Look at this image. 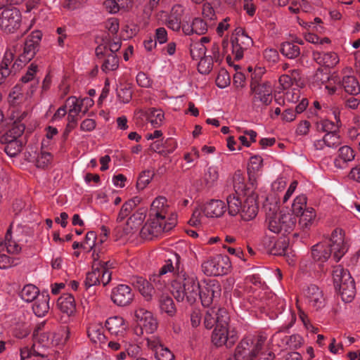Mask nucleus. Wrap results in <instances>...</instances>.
<instances>
[{
	"mask_svg": "<svg viewBox=\"0 0 360 360\" xmlns=\"http://www.w3.org/2000/svg\"><path fill=\"white\" fill-rule=\"evenodd\" d=\"M230 317L224 308H211L208 309L204 317V325L206 328L215 327L212 335V341L217 347L226 345L232 347L238 340L237 331L231 326Z\"/></svg>",
	"mask_w": 360,
	"mask_h": 360,
	"instance_id": "nucleus-1",
	"label": "nucleus"
},
{
	"mask_svg": "<svg viewBox=\"0 0 360 360\" xmlns=\"http://www.w3.org/2000/svg\"><path fill=\"white\" fill-rule=\"evenodd\" d=\"M348 248L342 230L337 229L329 238L312 246L311 257L316 262L323 263L329 259L338 262L348 251Z\"/></svg>",
	"mask_w": 360,
	"mask_h": 360,
	"instance_id": "nucleus-2",
	"label": "nucleus"
},
{
	"mask_svg": "<svg viewBox=\"0 0 360 360\" xmlns=\"http://www.w3.org/2000/svg\"><path fill=\"white\" fill-rule=\"evenodd\" d=\"M200 285L196 275L188 272L175 279L171 291L176 301L182 302L186 298L188 302L193 304L198 298Z\"/></svg>",
	"mask_w": 360,
	"mask_h": 360,
	"instance_id": "nucleus-3",
	"label": "nucleus"
},
{
	"mask_svg": "<svg viewBox=\"0 0 360 360\" xmlns=\"http://www.w3.org/2000/svg\"><path fill=\"white\" fill-rule=\"evenodd\" d=\"M292 211L295 219H298L296 227L300 231L307 233L316 225V211L307 206V197L304 195H300L293 200Z\"/></svg>",
	"mask_w": 360,
	"mask_h": 360,
	"instance_id": "nucleus-4",
	"label": "nucleus"
},
{
	"mask_svg": "<svg viewBox=\"0 0 360 360\" xmlns=\"http://www.w3.org/2000/svg\"><path fill=\"white\" fill-rule=\"evenodd\" d=\"M333 279L335 289L342 300L351 302L356 295V286L349 271L341 266H338L333 270Z\"/></svg>",
	"mask_w": 360,
	"mask_h": 360,
	"instance_id": "nucleus-5",
	"label": "nucleus"
},
{
	"mask_svg": "<svg viewBox=\"0 0 360 360\" xmlns=\"http://www.w3.org/2000/svg\"><path fill=\"white\" fill-rule=\"evenodd\" d=\"M262 70L258 72L255 71L252 75L250 84L251 92L253 95L252 103L254 108H260L262 105H268L272 101V86L270 82H259Z\"/></svg>",
	"mask_w": 360,
	"mask_h": 360,
	"instance_id": "nucleus-6",
	"label": "nucleus"
},
{
	"mask_svg": "<svg viewBox=\"0 0 360 360\" xmlns=\"http://www.w3.org/2000/svg\"><path fill=\"white\" fill-rule=\"evenodd\" d=\"M266 223L269 231L275 233L285 235L296 227V219L293 214L274 211L266 213Z\"/></svg>",
	"mask_w": 360,
	"mask_h": 360,
	"instance_id": "nucleus-7",
	"label": "nucleus"
},
{
	"mask_svg": "<svg viewBox=\"0 0 360 360\" xmlns=\"http://www.w3.org/2000/svg\"><path fill=\"white\" fill-rule=\"evenodd\" d=\"M176 225L174 218H170L169 220L164 218L150 217L140 230L141 237L146 240H152L153 238L160 236L163 233H167L172 230Z\"/></svg>",
	"mask_w": 360,
	"mask_h": 360,
	"instance_id": "nucleus-8",
	"label": "nucleus"
},
{
	"mask_svg": "<svg viewBox=\"0 0 360 360\" xmlns=\"http://www.w3.org/2000/svg\"><path fill=\"white\" fill-rule=\"evenodd\" d=\"M266 340V338L259 335L255 338L252 337H246L243 339L237 346L235 354V360H241L248 358L249 360L254 359L259 354L263 345Z\"/></svg>",
	"mask_w": 360,
	"mask_h": 360,
	"instance_id": "nucleus-9",
	"label": "nucleus"
},
{
	"mask_svg": "<svg viewBox=\"0 0 360 360\" xmlns=\"http://www.w3.org/2000/svg\"><path fill=\"white\" fill-rule=\"evenodd\" d=\"M5 250L9 254H18L21 250L19 245L15 241L11 240V231L10 229L6 233L5 241L0 242V269H6L19 264V258L8 256L4 252Z\"/></svg>",
	"mask_w": 360,
	"mask_h": 360,
	"instance_id": "nucleus-10",
	"label": "nucleus"
},
{
	"mask_svg": "<svg viewBox=\"0 0 360 360\" xmlns=\"http://www.w3.org/2000/svg\"><path fill=\"white\" fill-rule=\"evenodd\" d=\"M201 266L205 275L217 276L226 274L231 265L229 257L218 255L204 261Z\"/></svg>",
	"mask_w": 360,
	"mask_h": 360,
	"instance_id": "nucleus-11",
	"label": "nucleus"
},
{
	"mask_svg": "<svg viewBox=\"0 0 360 360\" xmlns=\"http://www.w3.org/2000/svg\"><path fill=\"white\" fill-rule=\"evenodd\" d=\"M198 298L204 307L217 303L221 296V285L215 279L204 280L201 283Z\"/></svg>",
	"mask_w": 360,
	"mask_h": 360,
	"instance_id": "nucleus-12",
	"label": "nucleus"
},
{
	"mask_svg": "<svg viewBox=\"0 0 360 360\" xmlns=\"http://www.w3.org/2000/svg\"><path fill=\"white\" fill-rule=\"evenodd\" d=\"M22 15L18 8L10 6L4 8L0 15V28L6 33H14L21 25Z\"/></svg>",
	"mask_w": 360,
	"mask_h": 360,
	"instance_id": "nucleus-13",
	"label": "nucleus"
},
{
	"mask_svg": "<svg viewBox=\"0 0 360 360\" xmlns=\"http://www.w3.org/2000/svg\"><path fill=\"white\" fill-rule=\"evenodd\" d=\"M232 52L236 60H240L243 52L253 44V41L242 27H237L231 37Z\"/></svg>",
	"mask_w": 360,
	"mask_h": 360,
	"instance_id": "nucleus-14",
	"label": "nucleus"
},
{
	"mask_svg": "<svg viewBox=\"0 0 360 360\" xmlns=\"http://www.w3.org/2000/svg\"><path fill=\"white\" fill-rule=\"evenodd\" d=\"M134 320L137 323L136 333L143 334L145 330L146 333H153L157 328V321L150 311L140 308L135 311Z\"/></svg>",
	"mask_w": 360,
	"mask_h": 360,
	"instance_id": "nucleus-15",
	"label": "nucleus"
},
{
	"mask_svg": "<svg viewBox=\"0 0 360 360\" xmlns=\"http://www.w3.org/2000/svg\"><path fill=\"white\" fill-rule=\"evenodd\" d=\"M108 347L115 351L123 349V351L116 355L117 360H134L141 357V348L136 345H127L124 341H122V343L116 341H110Z\"/></svg>",
	"mask_w": 360,
	"mask_h": 360,
	"instance_id": "nucleus-16",
	"label": "nucleus"
},
{
	"mask_svg": "<svg viewBox=\"0 0 360 360\" xmlns=\"http://www.w3.org/2000/svg\"><path fill=\"white\" fill-rule=\"evenodd\" d=\"M307 304L315 311H320L326 304L323 291L316 285H310L304 292Z\"/></svg>",
	"mask_w": 360,
	"mask_h": 360,
	"instance_id": "nucleus-17",
	"label": "nucleus"
},
{
	"mask_svg": "<svg viewBox=\"0 0 360 360\" xmlns=\"http://www.w3.org/2000/svg\"><path fill=\"white\" fill-rule=\"evenodd\" d=\"M134 295L131 288L124 284H120L113 288L111 291V300L119 307L129 305L133 301Z\"/></svg>",
	"mask_w": 360,
	"mask_h": 360,
	"instance_id": "nucleus-18",
	"label": "nucleus"
},
{
	"mask_svg": "<svg viewBox=\"0 0 360 360\" xmlns=\"http://www.w3.org/2000/svg\"><path fill=\"white\" fill-rule=\"evenodd\" d=\"M96 56L103 60L101 70L105 72L113 71L119 67V58L116 54L109 53L107 45H98L96 49Z\"/></svg>",
	"mask_w": 360,
	"mask_h": 360,
	"instance_id": "nucleus-19",
	"label": "nucleus"
},
{
	"mask_svg": "<svg viewBox=\"0 0 360 360\" xmlns=\"http://www.w3.org/2000/svg\"><path fill=\"white\" fill-rule=\"evenodd\" d=\"M105 326L112 335H115L119 339L124 337L128 328L124 319L118 316L108 318L105 321Z\"/></svg>",
	"mask_w": 360,
	"mask_h": 360,
	"instance_id": "nucleus-20",
	"label": "nucleus"
},
{
	"mask_svg": "<svg viewBox=\"0 0 360 360\" xmlns=\"http://www.w3.org/2000/svg\"><path fill=\"white\" fill-rule=\"evenodd\" d=\"M226 210V205L220 200H211L203 206V213L207 217H220Z\"/></svg>",
	"mask_w": 360,
	"mask_h": 360,
	"instance_id": "nucleus-21",
	"label": "nucleus"
},
{
	"mask_svg": "<svg viewBox=\"0 0 360 360\" xmlns=\"http://www.w3.org/2000/svg\"><path fill=\"white\" fill-rule=\"evenodd\" d=\"M130 283L140 292L146 301L152 300L154 295V288L147 280L141 276H133Z\"/></svg>",
	"mask_w": 360,
	"mask_h": 360,
	"instance_id": "nucleus-22",
	"label": "nucleus"
},
{
	"mask_svg": "<svg viewBox=\"0 0 360 360\" xmlns=\"http://www.w3.org/2000/svg\"><path fill=\"white\" fill-rule=\"evenodd\" d=\"M239 217L245 220L249 221L255 218L257 214V205L254 196H248L242 202Z\"/></svg>",
	"mask_w": 360,
	"mask_h": 360,
	"instance_id": "nucleus-23",
	"label": "nucleus"
},
{
	"mask_svg": "<svg viewBox=\"0 0 360 360\" xmlns=\"http://www.w3.org/2000/svg\"><path fill=\"white\" fill-rule=\"evenodd\" d=\"M38 51V46L34 44L31 41L26 40L24 44L23 53L20 54L18 58L14 62L13 68L14 69H20L22 63H26L30 61Z\"/></svg>",
	"mask_w": 360,
	"mask_h": 360,
	"instance_id": "nucleus-24",
	"label": "nucleus"
},
{
	"mask_svg": "<svg viewBox=\"0 0 360 360\" xmlns=\"http://www.w3.org/2000/svg\"><path fill=\"white\" fill-rule=\"evenodd\" d=\"M14 59L13 53L11 50L5 52L3 60L0 64V81L4 80L12 72H15L19 69L13 68V60Z\"/></svg>",
	"mask_w": 360,
	"mask_h": 360,
	"instance_id": "nucleus-25",
	"label": "nucleus"
},
{
	"mask_svg": "<svg viewBox=\"0 0 360 360\" xmlns=\"http://www.w3.org/2000/svg\"><path fill=\"white\" fill-rule=\"evenodd\" d=\"M313 58L317 63L328 68L335 66L339 61L337 54L333 52L314 51Z\"/></svg>",
	"mask_w": 360,
	"mask_h": 360,
	"instance_id": "nucleus-26",
	"label": "nucleus"
},
{
	"mask_svg": "<svg viewBox=\"0 0 360 360\" xmlns=\"http://www.w3.org/2000/svg\"><path fill=\"white\" fill-rule=\"evenodd\" d=\"M167 199L165 197L156 198L151 204L150 217L166 219Z\"/></svg>",
	"mask_w": 360,
	"mask_h": 360,
	"instance_id": "nucleus-27",
	"label": "nucleus"
},
{
	"mask_svg": "<svg viewBox=\"0 0 360 360\" xmlns=\"http://www.w3.org/2000/svg\"><path fill=\"white\" fill-rule=\"evenodd\" d=\"M57 305L63 313L68 315L73 314L76 309L75 298L70 294L60 296L57 301Z\"/></svg>",
	"mask_w": 360,
	"mask_h": 360,
	"instance_id": "nucleus-28",
	"label": "nucleus"
},
{
	"mask_svg": "<svg viewBox=\"0 0 360 360\" xmlns=\"http://www.w3.org/2000/svg\"><path fill=\"white\" fill-rule=\"evenodd\" d=\"M49 295L46 292H43L39 295L33 304L32 309L34 314L39 317H42L46 315L49 309Z\"/></svg>",
	"mask_w": 360,
	"mask_h": 360,
	"instance_id": "nucleus-29",
	"label": "nucleus"
},
{
	"mask_svg": "<svg viewBox=\"0 0 360 360\" xmlns=\"http://www.w3.org/2000/svg\"><path fill=\"white\" fill-rule=\"evenodd\" d=\"M354 158L353 150L345 146L339 149V158L335 159L334 164L338 168H344L347 162H350Z\"/></svg>",
	"mask_w": 360,
	"mask_h": 360,
	"instance_id": "nucleus-30",
	"label": "nucleus"
},
{
	"mask_svg": "<svg viewBox=\"0 0 360 360\" xmlns=\"http://www.w3.org/2000/svg\"><path fill=\"white\" fill-rule=\"evenodd\" d=\"M145 116L146 120L151 123V125L157 128L160 127L164 118V114L161 110L150 109L148 112H144L141 110L139 111L136 115Z\"/></svg>",
	"mask_w": 360,
	"mask_h": 360,
	"instance_id": "nucleus-31",
	"label": "nucleus"
},
{
	"mask_svg": "<svg viewBox=\"0 0 360 360\" xmlns=\"http://www.w3.org/2000/svg\"><path fill=\"white\" fill-rule=\"evenodd\" d=\"M341 84L345 91L351 95L355 96L360 93V85L354 76L343 77Z\"/></svg>",
	"mask_w": 360,
	"mask_h": 360,
	"instance_id": "nucleus-32",
	"label": "nucleus"
},
{
	"mask_svg": "<svg viewBox=\"0 0 360 360\" xmlns=\"http://www.w3.org/2000/svg\"><path fill=\"white\" fill-rule=\"evenodd\" d=\"M242 200L236 195H229L226 198V210L230 216H239L242 206Z\"/></svg>",
	"mask_w": 360,
	"mask_h": 360,
	"instance_id": "nucleus-33",
	"label": "nucleus"
},
{
	"mask_svg": "<svg viewBox=\"0 0 360 360\" xmlns=\"http://www.w3.org/2000/svg\"><path fill=\"white\" fill-rule=\"evenodd\" d=\"M87 334L90 340L94 342H103L105 339L103 334V327L101 323H92L87 329Z\"/></svg>",
	"mask_w": 360,
	"mask_h": 360,
	"instance_id": "nucleus-34",
	"label": "nucleus"
},
{
	"mask_svg": "<svg viewBox=\"0 0 360 360\" xmlns=\"http://www.w3.org/2000/svg\"><path fill=\"white\" fill-rule=\"evenodd\" d=\"M281 53L290 59L297 58L300 55V49L293 42L286 41L281 46Z\"/></svg>",
	"mask_w": 360,
	"mask_h": 360,
	"instance_id": "nucleus-35",
	"label": "nucleus"
},
{
	"mask_svg": "<svg viewBox=\"0 0 360 360\" xmlns=\"http://www.w3.org/2000/svg\"><path fill=\"white\" fill-rule=\"evenodd\" d=\"M141 201V199L136 196L127 201L122 207L117 217V221H122Z\"/></svg>",
	"mask_w": 360,
	"mask_h": 360,
	"instance_id": "nucleus-36",
	"label": "nucleus"
},
{
	"mask_svg": "<svg viewBox=\"0 0 360 360\" xmlns=\"http://www.w3.org/2000/svg\"><path fill=\"white\" fill-rule=\"evenodd\" d=\"M160 308L162 312L169 316H173L176 311V307L172 298L168 295H162L159 300Z\"/></svg>",
	"mask_w": 360,
	"mask_h": 360,
	"instance_id": "nucleus-37",
	"label": "nucleus"
},
{
	"mask_svg": "<svg viewBox=\"0 0 360 360\" xmlns=\"http://www.w3.org/2000/svg\"><path fill=\"white\" fill-rule=\"evenodd\" d=\"M101 269H99L98 266H96V263L95 262L92 266V271L87 273L86 276L84 285L86 288L101 284Z\"/></svg>",
	"mask_w": 360,
	"mask_h": 360,
	"instance_id": "nucleus-38",
	"label": "nucleus"
},
{
	"mask_svg": "<svg viewBox=\"0 0 360 360\" xmlns=\"http://www.w3.org/2000/svg\"><path fill=\"white\" fill-rule=\"evenodd\" d=\"M290 250L289 241L285 238L277 239L271 250L270 254L273 255L281 256L288 254Z\"/></svg>",
	"mask_w": 360,
	"mask_h": 360,
	"instance_id": "nucleus-39",
	"label": "nucleus"
},
{
	"mask_svg": "<svg viewBox=\"0 0 360 360\" xmlns=\"http://www.w3.org/2000/svg\"><path fill=\"white\" fill-rule=\"evenodd\" d=\"M39 293V291L35 285L28 284L20 292V296L24 301L30 302L37 299Z\"/></svg>",
	"mask_w": 360,
	"mask_h": 360,
	"instance_id": "nucleus-40",
	"label": "nucleus"
},
{
	"mask_svg": "<svg viewBox=\"0 0 360 360\" xmlns=\"http://www.w3.org/2000/svg\"><path fill=\"white\" fill-rule=\"evenodd\" d=\"M33 340L34 343H36V348L39 347H49L52 344L50 339V335L47 333H39L38 331L33 332Z\"/></svg>",
	"mask_w": 360,
	"mask_h": 360,
	"instance_id": "nucleus-41",
	"label": "nucleus"
},
{
	"mask_svg": "<svg viewBox=\"0 0 360 360\" xmlns=\"http://www.w3.org/2000/svg\"><path fill=\"white\" fill-rule=\"evenodd\" d=\"M263 160L260 156L255 155L251 157L250 160L248 172L249 178L255 179V173L259 172L262 166Z\"/></svg>",
	"mask_w": 360,
	"mask_h": 360,
	"instance_id": "nucleus-42",
	"label": "nucleus"
},
{
	"mask_svg": "<svg viewBox=\"0 0 360 360\" xmlns=\"http://www.w3.org/2000/svg\"><path fill=\"white\" fill-rule=\"evenodd\" d=\"M138 231L139 229L131 224L128 221L124 226H119L115 229L117 234L120 238H130L134 233L138 232Z\"/></svg>",
	"mask_w": 360,
	"mask_h": 360,
	"instance_id": "nucleus-43",
	"label": "nucleus"
},
{
	"mask_svg": "<svg viewBox=\"0 0 360 360\" xmlns=\"http://www.w3.org/2000/svg\"><path fill=\"white\" fill-rule=\"evenodd\" d=\"M146 216V210L145 208H139L127 220L131 224L134 226L139 230Z\"/></svg>",
	"mask_w": 360,
	"mask_h": 360,
	"instance_id": "nucleus-44",
	"label": "nucleus"
},
{
	"mask_svg": "<svg viewBox=\"0 0 360 360\" xmlns=\"http://www.w3.org/2000/svg\"><path fill=\"white\" fill-rule=\"evenodd\" d=\"M22 149V144L17 139H11L8 141L4 146V150L10 157L18 155Z\"/></svg>",
	"mask_w": 360,
	"mask_h": 360,
	"instance_id": "nucleus-45",
	"label": "nucleus"
},
{
	"mask_svg": "<svg viewBox=\"0 0 360 360\" xmlns=\"http://www.w3.org/2000/svg\"><path fill=\"white\" fill-rule=\"evenodd\" d=\"M302 338L299 335L285 336L281 339V347L288 346L290 348L296 349L302 345Z\"/></svg>",
	"mask_w": 360,
	"mask_h": 360,
	"instance_id": "nucleus-46",
	"label": "nucleus"
},
{
	"mask_svg": "<svg viewBox=\"0 0 360 360\" xmlns=\"http://www.w3.org/2000/svg\"><path fill=\"white\" fill-rule=\"evenodd\" d=\"M173 260V274L176 276V278H179L181 275L186 274L188 272L185 271L184 268L183 261L178 254H174L173 257L169 259Z\"/></svg>",
	"mask_w": 360,
	"mask_h": 360,
	"instance_id": "nucleus-47",
	"label": "nucleus"
},
{
	"mask_svg": "<svg viewBox=\"0 0 360 360\" xmlns=\"http://www.w3.org/2000/svg\"><path fill=\"white\" fill-rule=\"evenodd\" d=\"M152 287L154 288V293L155 292V289L158 290H162L167 285V281L165 279L164 276L158 274H154L150 277V281H148Z\"/></svg>",
	"mask_w": 360,
	"mask_h": 360,
	"instance_id": "nucleus-48",
	"label": "nucleus"
},
{
	"mask_svg": "<svg viewBox=\"0 0 360 360\" xmlns=\"http://www.w3.org/2000/svg\"><path fill=\"white\" fill-rule=\"evenodd\" d=\"M154 176V172L150 170H145L139 175L136 186L138 189L143 190L150 182Z\"/></svg>",
	"mask_w": 360,
	"mask_h": 360,
	"instance_id": "nucleus-49",
	"label": "nucleus"
},
{
	"mask_svg": "<svg viewBox=\"0 0 360 360\" xmlns=\"http://www.w3.org/2000/svg\"><path fill=\"white\" fill-rule=\"evenodd\" d=\"M325 145L330 148H337L341 144L340 136L336 132L327 133L323 136Z\"/></svg>",
	"mask_w": 360,
	"mask_h": 360,
	"instance_id": "nucleus-50",
	"label": "nucleus"
},
{
	"mask_svg": "<svg viewBox=\"0 0 360 360\" xmlns=\"http://www.w3.org/2000/svg\"><path fill=\"white\" fill-rule=\"evenodd\" d=\"M192 22L193 34L195 33L198 35H202L207 32L208 25L202 18H195Z\"/></svg>",
	"mask_w": 360,
	"mask_h": 360,
	"instance_id": "nucleus-51",
	"label": "nucleus"
},
{
	"mask_svg": "<svg viewBox=\"0 0 360 360\" xmlns=\"http://www.w3.org/2000/svg\"><path fill=\"white\" fill-rule=\"evenodd\" d=\"M219 178V172L217 167H210L205 174L204 180L208 186H211Z\"/></svg>",
	"mask_w": 360,
	"mask_h": 360,
	"instance_id": "nucleus-52",
	"label": "nucleus"
},
{
	"mask_svg": "<svg viewBox=\"0 0 360 360\" xmlns=\"http://www.w3.org/2000/svg\"><path fill=\"white\" fill-rule=\"evenodd\" d=\"M317 129L318 131H324L327 134L336 132L338 127L333 122L326 120L317 123Z\"/></svg>",
	"mask_w": 360,
	"mask_h": 360,
	"instance_id": "nucleus-53",
	"label": "nucleus"
},
{
	"mask_svg": "<svg viewBox=\"0 0 360 360\" xmlns=\"http://www.w3.org/2000/svg\"><path fill=\"white\" fill-rule=\"evenodd\" d=\"M101 45H107V49L109 53L116 54L115 53L118 51L121 48L122 41L117 37H114L108 39Z\"/></svg>",
	"mask_w": 360,
	"mask_h": 360,
	"instance_id": "nucleus-54",
	"label": "nucleus"
},
{
	"mask_svg": "<svg viewBox=\"0 0 360 360\" xmlns=\"http://www.w3.org/2000/svg\"><path fill=\"white\" fill-rule=\"evenodd\" d=\"M130 0H110L108 2V6L110 8L111 13H117L120 9L128 7Z\"/></svg>",
	"mask_w": 360,
	"mask_h": 360,
	"instance_id": "nucleus-55",
	"label": "nucleus"
},
{
	"mask_svg": "<svg viewBox=\"0 0 360 360\" xmlns=\"http://www.w3.org/2000/svg\"><path fill=\"white\" fill-rule=\"evenodd\" d=\"M155 354V357L157 360H174V356L172 352L164 345L159 347Z\"/></svg>",
	"mask_w": 360,
	"mask_h": 360,
	"instance_id": "nucleus-56",
	"label": "nucleus"
},
{
	"mask_svg": "<svg viewBox=\"0 0 360 360\" xmlns=\"http://www.w3.org/2000/svg\"><path fill=\"white\" fill-rule=\"evenodd\" d=\"M191 56L194 60L202 58L205 55V47L202 44H195L191 46Z\"/></svg>",
	"mask_w": 360,
	"mask_h": 360,
	"instance_id": "nucleus-57",
	"label": "nucleus"
},
{
	"mask_svg": "<svg viewBox=\"0 0 360 360\" xmlns=\"http://www.w3.org/2000/svg\"><path fill=\"white\" fill-rule=\"evenodd\" d=\"M68 101L72 104L69 113L77 117L78 114L82 111V107L84 105L82 104V100H78L76 97L71 96L68 98Z\"/></svg>",
	"mask_w": 360,
	"mask_h": 360,
	"instance_id": "nucleus-58",
	"label": "nucleus"
},
{
	"mask_svg": "<svg viewBox=\"0 0 360 360\" xmlns=\"http://www.w3.org/2000/svg\"><path fill=\"white\" fill-rule=\"evenodd\" d=\"M32 355L41 356L44 358V354H41L36 349V343H33L32 347L29 348L28 347H24L20 349V359L25 360Z\"/></svg>",
	"mask_w": 360,
	"mask_h": 360,
	"instance_id": "nucleus-59",
	"label": "nucleus"
},
{
	"mask_svg": "<svg viewBox=\"0 0 360 360\" xmlns=\"http://www.w3.org/2000/svg\"><path fill=\"white\" fill-rule=\"evenodd\" d=\"M52 160V155L50 153L41 152L37 157L36 165L39 168H46Z\"/></svg>",
	"mask_w": 360,
	"mask_h": 360,
	"instance_id": "nucleus-60",
	"label": "nucleus"
},
{
	"mask_svg": "<svg viewBox=\"0 0 360 360\" xmlns=\"http://www.w3.org/2000/svg\"><path fill=\"white\" fill-rule=\"evenodd\" d=\"M230 84V77L228 72L221 70L218 73V75L216 78V84L218 87L223 89L227 86Z\"/></svg>",
	"mask_w": 360,
	"mask_h": 360,
	"instance_id": "nucleus-61",
	"label": "nucleus"
},
{
	"mask_svg": "<svg viewBox=\"0 0 360 360\" xmlns=\"http://www.w3.org/2000/svg\"><path fill=\"white\" fill-rule=\"evenodd\" d=\"M198 64V70L202 74H207L210 72L212 68V58H200Z\"/></svg>",
	"mask_w": 360,
	"mask_h": 360,
	"instance_id": "nucleus-62",
	"label": "nucleus"
},
{
	"mask_svg": "<svg viewBox=\"0 0 360 360\" xmlns=\"http://www.w3.org/2000/svg\"><path fill=\"white\" fill-rule=\"evenodd\" d=\"M167 32L165 27H158L155 30V39L159 44H165L167 41Z\"/></svg>",
	"mask_w": 360,
	"mask_h": 360,
	"instance_id": "nucleus-63",
	"label": "nucleus"
},
{
	"mask_svg": "<svg viewBox=\"0 0 360 360\" xmlns=\"http://www.w3.org/2000/svg\"><path fill=\"white\" fill-rule=\"evenodd\" d=\"M169 28L178 31L181 28V19L177 15H171L167 22Z\"/></svg>",
	"mask_w": 360,
	"mask_h": 360,
	"instance_id": "nucleus-64",
	"label": "nucleus"
}]
</instances>
